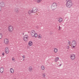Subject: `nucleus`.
<instances>
[{
  "mask_svg": "<svg viewBox=\"0 0 79 79\" xmlns=\"http://www.w3.org/2000/svg\"><path fill=\"white\" fill-rule=\"evenodd\" d=\"M32 10H29L28 11V13L29 15H31V13H35L37 12L38 10L36 7H33Z\"/></svg>",
  "mask_w": 79,
  "mask_h": 79,
  "instance_id": "f257e3e1",
  "label": "nucleus"
},
{
  "mask_svg": "<svg viewBox=\"0 0 79 79\" xmlns=\"http://www.w3.org/2000/svg\"><path fill=\"white\" fill-rule=\"evenodd\" d=\"M32 10H29L28 11V13L29 15H31V13H35L37 12L38 10L36 7H33Z\"/></svg>",
  "mask_w": 79,
  "mask_h": 79,
  "instance_id": "f03ea898",
  "label": "nucleus"
},
{
  "mask_svg": "<svg viewBox=\"0 0 79 79\" xmlns=\"http://www.w3.org/2000/svg\"><path fill=\"white\" fill-rule=\"evenodd\" d=\"M73 5V2L71 0L68 1L66 2V6L68 8H71Z\"/></svg>",
  "mask_w": 79,
  "mask_h": 79,
  "instance_id": "7ed1b4c3",
  "label": "nucleus"
},
{
  "mask_svg": "<svg viewBox=\"0 0 79 79\" xmlns=\"http://www.w3.org/2000/svg\"><path fill=\"white\" fill-rule=\"evenodd\" d=\"M77 44V43H76V41L73 40L72 41V47L73 48H74L75 47H76V44Z\"/></svg>",
  "mask_w": 79,
  "mask_h": 79,
  "instance_id": "20e7f679",
  "label": "nucleus"
},
{
  "mask_svg": "<svg viewBox=\"0 0 79 79\" xmlns=\"http://www.w3.org/2000/svg\"><path fill=\"white\" fill-rule=\"evenodd\" d=\"M9 31L11 32H13V26L10 25L9 27H8Z\"/></svg>",
  "mask_w": 79,
  "mask_h": 79,
  "instance_id": "39448f33",
  "label": "nucleus"
},
{
  "mask_svg": "<svg viewBox=\"0 0 79 79\" xmlns=\"http://www.w3.org/2000/svg\"><path fill=\"white\" fill-rule=\"evenodd\" d=\"M76 58V56L74 54H72L70 55V58L72 60H74Z\"/></svg>",
  "mask_w": 79,
  "mask_h": 79,
  "instance_id": "423d86ee",
  "label": "nucleus"
},
{
  "mask_svg": "<svg viewBox=\"0 0 79 79\" xmlns=\"http://www.w3.org/2000/svg\"><path fill=\"white\" fill-rule=\"evenodd\" d=\"M35 34V31H34V30L31 31V35L32 37H34V35Z\"/></svg>",
  "mask_w": 79,
  "mask_h": 79,
  "instance_id": "0eeeda50",
  "label": "nucleus"
},
{
  "mask_svg": "<svg viewBox=\"0 0 79 79\" xmlns=\"http://www.w3.org/2000/svg\"><path fill=\"white\" fill-rule=\"evenodd\" d=\"M27 35H26L23 36V39L24 41H27Z\"/></svg>",
  "mask_w": 79,
  "mask_h": 79,
  "instance_id": "6e6552de",
  "label": "nucleus"
},
{
  "mask_svg": "<svg viewBox=\"0 0 79 79\" xmlns=\"http://www.w3.org/2000/svg\"><path fill=\"white\" fill-rule=\"evenodd\" d=\"M0 6L2 7H4L5 6V2H2L0 3Z\"/></svg>",
  "mask_w": 79,
  "mask_h": 79,
  "instance_id": "1a4fd4ad",
  "label": "nucleus"
},
{
  "mask_svg": "<svg viewBox=\"0 0 79 79\" xmlns=\"http://www.w3.org/2000/svg\"><path fill=\"white\" fill-rule=\"evenodd\" d=\"M19 10L18 9V8H15L14 9V11L15 13H19Z\"/></svg>",
  "mask_w": 79,
  "mask_h": 79,
  "instance_id": "9d476101",
  "label": "nucleus"
},
{
  "mask_svg": "<svg viewBox=\"0 0 79 79\" xmlns=\"http://www.w3.org/2000/svg\"><path fill=\"white\" fill-rule=\"evenodd\" d=\"M5 52L6 53H9V49L7 47L6 48Z\"/></svg>",
  "mask_w": 79,
  "mask_h": 79,
  "instance_id": "9b49d317",
  "label": "nucleus"
},
{
  "mask_svg": "<svg viewBox=\"0 0 79 79\" xmlns=\"http://www.w3.org/2000/svg\"><path fill=\"white\" fill-rule=\"evenodd\" d=\"M4 71V69L3 67H1L0 69V71L1 73H3V71Z\"/></svg>",
  "mask_w": 79,
  "mask_h": 79,
  "instance_id": "f8f14e48",
  "label": "nucleus"
},
{
  "mask_svg": "<svg viewBox=\"0 0 79 79\" xmlns=\"http://www.w3.org/2000/svg\"><path fill=\"white\" fill-rule=\"evenodd\" d=\"M9 42V41H8V39H5L4 40V43L6 44H8V42Z\"/></svg>",
  "mask_w": 79,
  "mask_h": 79,
  "instance_id": "ddd939ff",
  "label": "nucleus"
},
{
  "mask_svg": "<svg viewBox=\"0 0 79 79\" xmlns=\"http://www.w3.org/2000/svg\"><path fill=\"white\" fill-rule=\"evenodd\" d=\"M58 21L59 22V23H61L63 21V19L61 18H59L58 19Z\"/></svg>",
  "mask_w": 79,
  "mask_h": 79,
  "instance_id": "4468645a",
  "label": "nucleus"
},
{
  "mask_svg": "<svg viewBox=\"0 0 79 79\" xmlns=\"http://www.w3.org/2000/svg\"><path fill=\"white\" fill-rule=\"evenodd\" d=\"M51 8L52 10H55L56 8V7L52 6Z\"/></svg>",
  "mask_w": 79,
  "mask_h": 79,
  "instance_id": "2eb2a0df",
  "label": "nucleus"
},
{
  "mask_svg": "<svg viewBox=\"0 0 79 79\" xmlns=\"http://www.w3.org/2000/svg\"><path fill=\"white\" fill-rule=\"evenodd\" d=\"M28 44L30 45V46H32V44H33L32 42L31 41L29 42L28 43Z\"/></svg>",
  "mask_w": 79,
  "mask_h": 79,
  "instance_id": "dca6fc26",
  "label": "nucleus"
},
{
  "mask_svg": "<svg viewBox=\"0 0 79 79\" xmlns=\"http://www.w3.org/2000/svg\"><path fill=\"white\" fill-rule=\"evenodd\" d=\"M28 70L29 71H30V72H31V71H32V67H30L28 69Z\"/></svg>",
  "mask_w": 79,
  "mask_h": 79,
  "instance_id": "f3484780",
  "label": "nucleus"
},
{
  "mask_svg": "<svg viewBox=\"0 0 79 79\" xmlns=\"http://www.w3.org/2000/svg\"><path fill=\"white\" fill-rule=\"evenodd\" d=\"M52 6H55V7H56V6H57V4L56 3H54L52 5Z\"/></svg>",
  "mask_w": 79,
  "mask_h": 79,
  "instance_id": "a211bd4d",
  "label": "nucleus"
},
{
  "mask_svg": "<svg viewBox=\"0 0 79 79\" xmlns=\"http://www.w3.org/2000/svg\"><path fill=\"white\" fill-rule=\"evenodd\" d=\"M58 60H59V57H56L55 59V62H57V61Z\"/></svg>",
  "mask_w": 79,
  "mask_h": 79,
  "instance_id": "6ab92c4d",
  "label": "nucleus"
},
{
  "mask_svg": "<svg viewBox=\"0 0 79 79\" xmlns=\"http://www.w3.org/2000/svg\"><path fill=\"white\" fill-rule=\"evenodd\" d=\"M10 71L11 73H14V69H10Z\"/></svg>",
  "mask_w": 79,
  "mask_h": 79,
  "instance_id": "aec40b11",
  "label": "nucleus"
},
{
  "mask_svg": "<svg viewBox=\"0 0 79 79\" xmlns=\"http://www.w3.org/2000/svg\"><path fill=\"white\" fill-rule=\"evenodd\" d=\"M54 52L55 53H56L58 52V49L56 48H54Z\"/></svg>",
  "mask_w": 79,
  "mask_h": 79,
  "instance_id": "412c9836",
  "label": "nucleus"
},
{
  "mask_svg": "<svg viewBox=\"0 0 79 79\" xmlns=\"http://www.w3.org/2000/svg\"><path fill=\"white\" fill-rule=\"evenodd\" d=\"M42 37L40 36V35H39L38 36V38L39 39H42Z\"/></svg>",
  "mask_w": 79,
  "mask_h": 79,
  "instance_id": "4be33fe9",
  "label": "nucleus"
},
{
  "mask_svg": "<svg viewBox=\"0 0 79 79\" xmlns=\"http://www.w3.org/2000/svg\"><path fill=\"white\" fill-rule=\"evenodd\" d=\"M41 68L42 70H44V69H45V67H44V66L42 65L41 66Z\"/></svg>",
  "mask_w": 79,
  "mask_h": 79,
  "instance_id": "5701e85b",
  "label": "nucleus"
},
{
  "mask_svg": "<svg viewBox=\"0 0 79 79\" xmlns=\"http://www.w3.org/2000/svg\"><path fill=\"white\" fill-rule=\"evenodd\" d=\"M42 0H36V1L37 3H41Z\"/></svg>",
  "mask_w": 79,
  "mask_h": 79,
  "instance_id": "b1692460",
  "label": "nucleus"
},
{
  "mask_svg": "<svg viewBox=\"0 0 79 79\" xmlns=\"http://www.w3.org/2000/svg\"><path fill=\"white\" fill-rule=\"evenodd\" d=\"M34 37H37V33L35 34Z\"/></svg>",
  "mask_w": 79,
  "mask_h": 79,
  "instance_id": "393cba45",
  "label": "nucleus"
},
{
  "mask_svg": "<svg viewBox=\"0 0 79 79\" xmlns=\"http://www.w3.org/2000/svg\"><path fill=\"white\" fill-rule=\"evenodd\" d=\"M43 76L44 78H45L46 76L45 74L44 73H43Z\"/></svg>",
  "mask_w": 79,
  "mask_h": 79,
  "instance_id": "a878e982",
  "label": "nucleus"
},
{
  "mask_svg": "<svg viewBox=\"0 0 79 79\" xmlns=\"http://www.w3.org/2000/svg\"><path fill=\"white\" fill-rule=\"evenodd\" d=\"M2 38V33H0V39Z\"/></svg>",
  "mask_w": 79,
  "mask_h": 79,
  "instance_id": "bb28decb",
  "label": "nucleus"
},
{
  "mask_svg": "<svg viewBox=\"0 0 79 79\" xmlns=\"http://www.w3.org/2000/svg\"><path fill=\"white\" fill-rule=\"evenodd\" d=\"M60 28H61V27H60V26H59V29H58L59 31H60Z\"/></svg>",
  "mask_w": 79,
  "mask_h": 79,
  "instance_id": "cd10ccee",
  "label": "nucleus"
},
{
  "mask_svg": "<svg viewBox=\"0 0 79 79\" xmlns=\"http://www.w3.org/2000/svg\"><path fill=\"white\" fill-rule=\"evenodd\" d=\"M2 7L0 6V11H2Z\"/></svg>",
  "mask_w": 79,
  "mask_h": 79,
  "instance_id": "c85d7f7f",
  "label": "nucleus"
},
{
  "mask_svg": "<svg viewBox=\"0 0 79 79\" xmlns=\"http://www.w3.org/2000/svg\"><path fill=\"white\" fill-rule=\"evenodd\" d=\"M69 43H68V44H69V45H70V44H71V42H70V41L69 40Z\"/></svg>",
  "mask_w": 79,
  "mask_h": 79,
  "instance_id": "c756f323",
  "label": "nucleus"
},
{
  "mask_svg": "<svg viewBox=\"0 0 79 79\" xmlns=\"http://www.w3.org/2000/svg\"><path fill=\"white\" fill-rule=\"evenodd\" d=\"M69 46H68L67 47V49H69Z\"/></svg>",
  "mask_w": 79,
  "mask_h": 79,
  "instance_id": "7c9ffc66",
  "label": "nucleus"
},
{
  "mask_svg": "<svg viewBox=\"0 0 79 79\" xmlns=\"http://www.w3.org/2000/svg\"><path fill=\"white\" fill-rule=\"evenodd\" d=\"M2 55H3V56H4V55H5V53L4 52H3L2 53Z\"/></svg>",
  "mask_w": 79,
  "mask_h": 79,
  "instance_id": "2f4dec72",
  "label": "nucleus"
},
{
  "mask_svg": "<svg viewBox=\"0 0 79 79\" xmlns=\"http://www.w3.org/2000/svg\"><path fill=\"white\" fill-rule=\"evenodd\" d=\"M23 58H25V56H23Z\"/></svg>",
  "mask_w": 79,
  "mask_h": 79,
  "instance_id": "473e14b6",
  "label": "nucleus"
},
{
  "mask_svg": "<svg viewBox=\"0 0 79 79\" xmlns=\"http://www.w3.org/2000/svg\"><path fill=\"white\" fill-rule=\"evenodd\" d=\"M22 34H23V35H24V33H22Z\"/></svg>",
  "mask_w": 79,
  "mask_h": 79,
  "instance_id": "72a5a7b5",
  "label": "nucleus"
},
{
  "mask_svg": "<svg viewBox=\"0 0 79 79\" xmlns=\"http://www.w3.org/2000/svg\"><path fill=\"white\" fill-rule=\"evenodd\" d=\"M61 65H62V64H60L59 65V66L60 67L61 66Z\"/></svg>",
  "mask_w": 79,
  "mask_h": 79,
  "instance_id": "f704fd0d",
  "label": "nucleus"
},
{
  "mask_svg": "<svg viewBox=\"0 0 79 79\" xmlns=\"http://www.w3.org/2000/svg\"><path fill=\"white\" fill-rule=\"evenodd\" d=\"M14 59H13V58H12V60H14Z\"/></svg>",
  "mask_w": 79,
  "mask_h": 79,
  "instance_id": "c9c22d12",
  "label": "nucleus"
}]
</instances>
